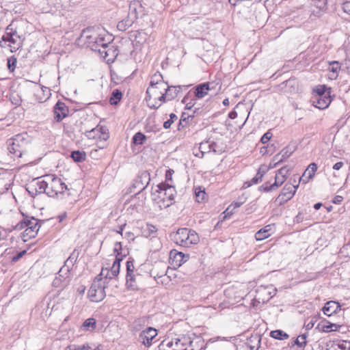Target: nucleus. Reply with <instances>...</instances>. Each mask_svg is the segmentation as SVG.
<instances>
[{
    "label": "nucleus",
    "instance_id": "obj_1",
    "mask_svg": "<svg viewBox=\"0 0 350 350\" xmlns=\"http://www.w3.org/2000/svg\"><path fill=\"white\" fill-rule=\"evenodd\" d=\"M176 193L174 187L167 183H161L152 189L151 197L159 208L163 209L170 206L174 203Z\"/></svg>",
    "mask_w": 350,
    "mask_h": 350
},
{
    "label": "nucleus",
    "instance_id": "obj_2",
    "mask_svg": "<svg viewBox=\"0 0 350 350\" xmlns=\"http://www.w3.org/2000/svg\"><path fill=\"white\" fill-rule=\"evenodd\" d=\"M107 269H102L101 272L94 280L88 291V297L91 301L99 302L106 297L105 288L107 284L112 280L109 275Z\"/></svg>",
    "mask_w": 350,
    "mask_h": 350
},
{
    "label": "nucleus",
    "instance_id": "obj_3",
    "mask_svg": "<svg viewBox=\"0 0 350 350\" xmlns=\"http://www.w3.org/2000/svg\"><path fill=\"white\" fill-rule=\"evenodd\" d=\"M23 218L14 227L16 230H21L25 228L23 232V237L29 239L36 237L42 224L45 222L44 220H38L34 217L25 215Z\"/></svg>",
    "mask_w": 350,
    "mask_h": 350
},
{
    "label": "nucleus",
    "instance_id": "obj_4",
    "mask_svg": "<svg viewBox=\"0 0 350 350\" xmlns=\"http://www.w3.org/2000/svg\"><path fill=\"white\" fill-rule=\"evenodd\" d=\"M129 14L136 20V23L143 27L152 25V20L147 14V11L141 1L133 0L131 1L129 7Z\"/></svg>",
    "mask_w": 350,
    "mask_h": 350
},
{
    "label": "nucleus",
    "instance_id": "obj_5",
    "mask_svg": "<svg viewBox=\"0 0 350 350\" xmlns=\"http://www.w3.org/2000/svg\"><path fill=\"white\" fill-rule=\"evenodd\" d=\"M196 235L195 231L184 228L170 233V238L176 245L191 247L196 244Z\"/></svg>",
    "mask_w": 350,
    "mask_h": 350
},
{
    "label": "nucleus",
    "instance_id": "obj_6",
    "mask_svg": "<svg viewBox=\"0 0 350 350\" xmlns=\"http://www.w3.org/2000/svg\"><path fill=\"white\" fill-rule=\"evenodd\" d=\"M165 84L163 81V75L160 72H156L151 77V80L150 82V86L146 90V100L148 106L150 108H154V109H157L159 106H156L154 104L150 102L152 97H154V99L156 100V96H159L161 91H159V88H162V86Z\"/></svg>",
    "mask_w": 350,
    "mask_h": 350
},
{
    "label": "nucleus",
    "instance_id": "obj_7",
    "mask_svg": "<svg viewBox=\"0 0 350 350\" xmlns=\"http://www.w3.org/2000/svg\"><path fill=\"white\" fill-rule=\"evenodd\" d=\"M29 142V137L26 133L18 134L8 146L9 152L15 157L21 158L23 154L27 152V146Z\"/></svg>",
    "mask_w": 350,
    "mask_h": 350
},
{
    "label": "nucleus",
    "instance_id": "obj_8",
    "mask_svg": "<svg viewBox=\"0 0 350 350\" xmlns=\"http://www.w3.org/2000/svg\"><path fill=\"white\" fill-rule=\"evenodd\" d=\"M48 180V192L49 197L57 196L59 193H63L68 189L67 185L62 179L53 174H47L44 176Z\"/></svg>",
    "mask_w": 350,
    "mask_h": 350
},
{
    "label": "nucleus",
    "instance_id": "obj_9",
    "mask_svg": "<svg viewBox=\"0 0 350 350\" xmlns=\"http://www.w3.org/2000/svg\"><path fill=\"white\" fill-rule=\"evenodd\" d=\"M298 187L299 183H297L296 179L293 180V183H287L283 187L280 195L275 198V201L278 202L280 206L287 202L294 196Z\"/></svg>",
    "mask_w": 350,
    "mask_h": 350
},
{
    "label": "nucleus",
    "instance_id": "obj_10",
    "mask_svg": "<svg viewBox=\"0 0 350 350\" xmlns=\"http://www.w3.org/2000/svg\"><path fill=\"white\" fill-rule=\"evenodd\" d=\"M150 181V175L147 171L140 172L133 180L130 189L131 193H134L137 195L139 194L148 187Z\"/></svg>",
    "mask_w": 350,
    "mask_h": 350
},
{
    "label": "nucleus",
    "instance_id": "obj_11",
    "mask_svg": "<svg viewBox=\"0 0 350 350\" xmlns=\"http://www.w3.org/2000/svg\"><path fill=\"white\" fill-rule=\"evenodd\" d=\"M189 85H172L169 86L167 85V88L165 89V93H159V96H156V99H158L160 102H165L166 100H171L174 98H175L178 93L180 92V90H182L183 88H184L185 90L187 89V88Z\"/></svg>",
    "mask_w": 350,
    "mask_h": 350
},
{
    "label": "nucleus",
    "instance_id": "obj_12",
    "mask_svg": "<svg viewBox=\"0 0 350 350\" xmlns=\"http://www.w3.org/2000/svg\"><path fill=\"white\" fill-rule=\"evenodd\" d=\"M99 28L95 27H88L83 29L79 39H83L85 44L87 47L90 48V45L97 40L100 33L98 32Z\"/></svg>",
    "mask_w": 350,
    "mask_h": 350
},
{
    "label": "nucleus",
    "instance_id": "obj_13",
    "mask_svg": "<svg viewBox=\"0 0 350 350\" xmlns=\"http://www.w3.org/2000/svg\"><path fill=\"white\" fill-rule=\"evenodd\" d=\"M157 336V330L149 327L140 332L137 340L144 346L149 347L152 345V340Z\"/></svg>",
    "mask_w": 350,
    "mask_h": 350
},
{
    "label": "nucleus",
    "instance_id": "obj_14",
    "mask_svg": "<svg viewBox=\"0 0 350 350\" xmlns=\"http://www.w3.org/2000/svg\"><path fill=\"white\" fill-rule=\"evenodd\" d=\"M70 282V274H66V269L62 267L58 272V275L53 281V286L64 289Z\"/></svg>",
    "mask_w": 350,
    "mask_h": 350
},
{
    "label": "nucleus",
    "instance_id": "obj_15",
    "mask_svg": "<svg viewBox=\"0 0 350 350\" xmlns=\"http://www.w3.org/2000/svg\"><path fill=\"white\" fill-rule=\"evenodd\" d=\"M3 41H8V46L12 53L16 51L23 45V39L21 36H12V34L4 33L3 35Z\"/></svg>",
    "mask_w": 350,
    "mask_h": 350
},
{
    "label": "nucleus",
    "instance_id": "obj_16",
    "mask_svg": "<svg viewBox=\"0 0 350 350\" xmlns=\"http://www.w3.org/2000/svg\"><path fill=\"white\" fill-rule=\"evenodd\" d=\"M173 338L174 343H176L173 350H188L193 342L191 338L186 335H176Z\"/></svg>",
    "mask_w": 350,
    "mask_h": 350
},
{
    "label": "nucleus",
    "instance_id": "obj_17",
    "mask_svg": "<svg viewBox=\"0 0 350 350\" xmlns=\"http://www.w3.org/2000/svg\"><path fill=\"white\" fill-rule=\"evenodd\" d=\"M286 178L284 176H275V181L273 184L265 183L259 187L258 190L262 192H271L277 190L286 180Z\"/></svg>",
    "mask_w": 350,
    "mask_h": 350
},
{
    "label": "nucleus",
    "instance_id": "obj_18",
    "mask_svg": "<svg viewBox=\"0 0 350 350\" xmlns=\"http://www.w3.org/2000/svg\"><path fill=\"white\" fill-rule=\"evenodd\" d=\"M99 55H100L101 57L106 60L107 62H113L115 58L118 55V49L115 47L113 44H108L107 47H106L105 49L101 50V51H100Z\"/></svg>",
    "mask_w": 350,
    "mask_h": 350
},
{
    "label": "nucleus",
    "instance_id": "obj_19",
    "mask_svg": "<svg viewBox=\"0 0 350 350\" xmlns=\"http://www.w3.org/2000/svg\"><path fill=\"white\" fill-rule=\"evenodd\" d=\"M197 100V86L190 90L183 97L182 103L185 105L184 109H191Z\"/></svg>",
    "mask_w": 350,
    "mask_h": 350
},
{
    "label": "nucleus",
    "instance_id": "obj_20",
    "mask_svg": "<svg viewBox=\"0 0 350 350\" xmlns=\"http://www.w3.org/2000/svg\"><path fill=\"white\" fill-rule=\"evenodd\" d=\"M312 105L319 109H325L332 102L331 95L313 96L312 100Z\"/></svg>",
    "mask_w": 350,
    "mask_h": 350
},
{
    "label": "nucleus",
    "instance_id": "obj_21",
    "mask_svg": "<svg viewBox=\"0 0 350 350\" xmlns=\"http://www.w3.org/2000/svg\"><path fill=\"white\" fill-rule=\"evenodd\" d=\"M110 42L109 37L107 38L106 34L100 33V36H98L97 40L95 41V42L90 45V49L92 51H97L98 53H100V51L107 47V44H110Z\"/></svg>",
    "mask_w": 350,
    "mask_h": 350
},
{
    "label": "nucleus",
    "instance_id": "obj_22",
    "mask_svg": "<svg viewBox=\"0 0 350 350\" xmlns=\"http://www.w3.org/2000/svg\"><path fill=\"white\" fill-rule=\"evenodd\" d=\"M80 254V252L78 249H75L70 254L69 257L64 262V267L66 269V274H70V271L72 269L74 265L76 263L79 256Z\"/></svg>",
    "mask_w": 350,
    "mask_h": 350
},
{
    "label": "nucleus",
    "instance_id": "obj_23",
    "mask_svg": "<svg viewBox=\"0 0 350 350\" xmlns=\"http://www.w3.org/2000/svg\"><path fill=\"white\" fill-rule=\"evenodd\" d=\"M126 279H127V283H129L131 287H133V283L135 282V279L133 278V272H135L136 270L134 266V259L129 258L126 261Z\"/></svg>",
    "mask_w": 350,
    "mask_h": 350
},
{
    "label": "nucleus",
    "instance_id": "obj_24",
    "mask_svg": "<svg viewBox=\"0 0 350 350\" xmlns=\"http://www.w3.org/2000/svg\"><path fill=\"white\" fill-rule=\"evenodd\" d=\"M317 164L315 163H310L308 165V168L304 172L302 177L299 178V183L300 181H302L303 183H307L309 180L312 179L314 177V174L317 172Z\"/></svg>",
    "mask_w": 350,
    "mask_h": 350
},
{
    "label": "nucleus",
    "instance_id": "obj_25",
    "mask_svg": "<svg viewBox=\"0 0 350 350\" xmlns=\"http://www.w3.org/2000/svg\"><path fill=\"white\" fill-rule=\"evenodd\" d=\"M340 308V306L338 302L334 301H329L325 304L324 307L323 308V312L325 315L329 317L333 314L336 313L338 310Z\"/></svg>",
    "mask_w": 350,
    "mask_h": 350
},
{
    "label": "nucleus",
    "instance_id": "obj_26",
    "mask_svg": "<svg viewBox=\"0 0 350 350\" xmlns=\"http://www.w3.org/2000/svg\"><path fill=\"white\" fill-rule=\"evenodd\" d=\"M135 22L136 23V20L133 18L128 13L127 16L124 18L118 23L117 28L120 31H124L131 27Z\"/></svg>",
    "mask_w": 350,
    "mask_h": 350
},
{
    "label": "nucleus",
    "instance_id": "obj_27",
    "mask_svg": "<svg viewBox=\"0 0 350 350\" xmlns=\"http://www.w3.org/2000/svg\"><path fill=\"white\" fill-rule=\"evenodd\" d=\"M273 228V225H267L263 228H261L259 230L256 234H255V238L257 241H262L264 240L271 234V230Z\"/></svg>",
    "mask_w": 350,
    "mask_h": 350
},
{
    "label": "nucleus",
    "instance_id": "obj_28",
    "mask_svg": "<svg viewBox=\"0 0 350 350\" xmlns=\"http://www.w3.org/2000/svg\"><path fill=\"white\" fill-rule=\"evenodd\" d=\"M260 336L258 334L252 335L247 338L245 345L250 350H258L260 347Z\"/></svg>",
    "mask_w": 350,
    "mask_h": 350
},
{
    "label": "nucleus",
    "instance_id": "obj_29",
    "mask_svg": "<svg viewBox=\"0 0 350 350\" xmlns=\"http://www.w3.org/2000/svg\"><path fill=\"white\" fill-rule=\"evenodd\" d=\"M331 88H328L325 85H319L313 89V96H328L331 95Z\"/></svg>",
    "mask_w": 350,
    "mask_h": 350
},
{
    "label": "nucleus",
    "instance_id": "obj_30",
    "mask_svg": "<svg viewBox=\"0 0 350 350\" xmlns=\"http://www.w3.org/2000/svg\"><path fill=\"white\" fill-rule=\"evenodd\" d=\"M142 277V274L139 271V269H136L135 271L133 272V278L135 279V282L133 283V287H131L127 283V279H126V286L129 291H137L139 289V283L140 279Z\"/></svg>",
    "mask_w": 350,
    "mask_h": 350
},
{
    "label": "nucleus",
    "instance_id": "obj_31",
    "mask_svg": "<svg viewBox=\"0 0 350 350\" xmlns=\"http://www.w3.org/2000/svg\"><path fill=\"white\" fill-rule=\"evenodd\" d=\"M122 260V257H116L114 262H113L112 267H111V270L107 268L109 271V275L112 278L113 277H116L118 275L120 269V262Z\"/></svg>",
    "mask_w": 350,
    "mask_h": 350
},
{
    "label": "nucleus",
    "instance_id": "obj_32",
    "mask_svg": "<svg viewBox=\"0 0 350 350\" xmlns=\"http://www.w3.org/2000/svg\"><path fill=\"white\" fill-rule=\"evenodd\" d=\"M34 184L37 186V189L38 190V193H46L48 192V180L44 178V180H40V178H37L36 181H33Z\"/></svg>",
    "mask_w": 350,
    "mask_h": 350
},
{
    "label": "nucleus",
    "instance_id": "obj_33",
    "mask_svg": "<svg viewBox=\"0 0 350 350\" xmlns=\"http://www.w3.org/2000/svg\"><path fill=\"white\" fill-rule=\"evenodd\" d=\"M184 258L185 255L183 252H178L176 250L170 252V258H172L173 262H175L174 265L176 266H180L181 263L183 262Z\"/></svg>",
    "mask_w": 350,
    "mask_h": 350
},
{
    "label": "nucleus",
    "instance_id": "obj_34",
    "mask_svg": "<svg viewBox=\"0 0 350 350\" xmlns=\"http://www.w3.org/2000/svg\"><path fill=\"white\" fill-rule=\"evenodd\" d=\"M122 98V92L118 89H115L111 92L109 98V103L112 105H117L118 103L121 100Z\"/></svg>",
    "mask_w": 350,
    "mask_h": 350
},
{
    "label": "nucleus",
    "instance_id": "obj_35",
    "mask_svg": "<svg viewBox=\"0 0 350 350\" xmlns=\"http://www.w3.org/2000/svg\"><path fill=\"white\" fill-rule=\"evenodd\" d=\"M270 336L274 339L283 340L288 339L289 335L281 329H275L270 332Z\"/></svg>",
    "mask_w": 350,
    "mask_h": 350
},
{
    "label": "nucleus",
    "instance_id": "obj_36",
    "mask_svg": "<svg viewBox=\"0 0 350 350\" xmlns=\"http://www.w3.org/2000/svg\"><path fill=\"white\" fill-rule=\"evenodd\" d=\"M211 84L209 82L198 84V98H203L208 94V91L211 90Z\"/></svg>",
    "mask_w": 350,
    "mask_h": 350
},
{
    "label": "nucleus",
    "instance_id": "obj_37",
    "mask_svg": "<svg viewBox=\"0 0 350 350\" xmlns=\"http://www.w3.org/2000/svg\"><path fill=\"white\" fill-rule=\"evenodd\" d=\"M74 345H70L67 347L69 350H99L100 345L94 344H84L78 347V348H73Z\"/></svg>",
    "mask_w": 350,
    "mask_h": 350
},
{
    "label": "nucleus",
    "instance_id": "obj_38",
    "mask_svg": "<svg viewBox=\"0 0 350 350\" xmlns=\"http://www.w3.org/2000/svg\"><path fill=\"white\" fill-rule=\"evenodd\" d=\"M146 140V136L142 132L136 133L132 138V142L135 146L143 145Z\"/></svg>",
    "mask_w": 350,
    "mask_h": 350
},
{
    "label": "nucleus",
    "instance_id": "obj_39",
    "mask_svg": "<svg viewBox=\"0 0 350 350\" xmlns=\"http://www.w3.org/2000/svg\"><path fill=\"white\" fill-rule=\"evenodd\" d=\"M144 129H145V131L147 133H148V132L157 133L160 131V127L159 125L155 124L154 122L152 120L148 118L147 120V123L145 125Z\"/></svg>",
    "mask_w": 350,
    "mask_h": 350
},
{
    "label": "nucleus",
    "instance_id": "obj_40",
    "mask_svg": "<svg viewBox=\"0 0 350 350\" xmlns=\"http://www.w3.org/2000/svg\"><path fill=\"white\" fill-rule=\"evenodd\" d=\"M70 157L75 162H82L86 159V154L84 151L74 150L71 152Z\"/></svg>",
    "mask_w": 350,
    "mask_h": 350
},
{
    "label": "nucleus",
    "instance_id": "obj_41",
    "mask_svg": "<svg viewBox=\"0 0 350 350\" xmlns=\"http://www.w3.org/2000/svg\"><path fill=\"white\" fill-rule=\"evenodd\" d=\"M157 229V228L152 225V224H146V226L145 228H144L143 230V234L146 237H154L156 236Z\"/></svg>",
    "mask_w": 350,
    "mask_h": 350
},
{
    "label": "nucleus",
    "instance_id": "obj_42",
    "mask_svg": "<svg viewBox=\"0 0 350 350\" xmlns=\"http://www.w3.org/2000/svg\"><path fill=\"white\" fill-rule=\"evenodd\" d=\"M321 326V329L324 332H329L331 331H337L338 328L340 327V325L335 324V323H331L327 322V324H319L318 327L319 326Z\"/></svg>",
    "mask_w": 350,
    "mask_h": 350
},
{
    "label": "nucleus",
    "instance_id": "obj_43",
    "mask_svg": "<svg viewBox=\"0 0 350 350\" xmlns=\"http://www.w3.org/2000/svg\"><path fill=\"white\" fill-rule=\"evenodd\" d=\"M83 330H94L96 328V319L94 318H89L86 319L82 324Z\"/></svg>",
    "mask_w": 350,
    "mask_h": 350
},
{
    "label": "nucleus",
    "instance_id": "obj_44",
    "mask_svg": "<svg viewBox=\"0 0 350 350\" xmlns=\"http://www.w3.org/2000/svg\"><path fill=\"white\" fill-rule=\"evenodd\" d=\"M265 173H266L265 170L262 171L261 168H259L257 174H256V176L254 178H252L251 179L250 182L248 183L247 187H250V185H252L253 184H257L259 182H260Z\"/></svg>",
    "mask_w": 350,
    "mask_h": 350
},
{
    "label": "nucleus",
    "instance_id": "obj_45",
    "mask_svg": "<svg viewBox=\"0 0 350 350\" xmlns=\"http://www.w3.org/2000/svg\"><path fill=\"white\" fill-rule=\"evenodd\" d=\"M146 40V35L143 31H137L135 33V38L133 42H136V44H142Z\"/></svg>",
    "mask_w": 350,
    "mask_h": 350
},
{
    "label": "nucleus",
    "instance_id": "obj_46",
    "mask_svg": "<svg viewBox=\"0 0 350 350\" xmlns=\"http://www.w3.org/2000/svg\"><path fill=\"white\" fill-rule=\"evenodd\" d=\"M17 59L14 55L8 58L7 67L10 72H13L16 68Z\"/></svg>",
    "mask_w": 350,
    "mask_h": 350
},
{
    "label": "nucleus",
    "instance_id": "obj_47",
    "mask_svg": "<svg viewBox=\"0 0 350 350\" xmlns=\"http://www.w3.org/2000/svg\"><path fill=\"white\" fill-rule=\"evenodd\" d=\"M307 334H304L299 335L296 340H295L293 345H296L301 348H304L306 345Z\"/></svg>",
    "mask_w": 350,
    "mask_h": 350
},
{
    "label": "nucleus",
    "instance_id": "obj_48",
    "mask_svg": "<svg viewBox=\"0 0 350 350\" xmlns=\"http://www.w3.org/2000/svg\"><path fill=\"white\" fill-rule=\"evenodd\" d=\"M98 129L99 131L98 138L100 139L107 141L109 137V134L107 127L101 126L99 128L98 127Z\"/></svg>",
    "mask_w": 350,
    "mask_h": 350
},
{
    "label": "nucleus",
    "instance_id": "obj_49",
    "mask_svg": "<svg viewBox=\"0 0 350 350\" xmlns=\"http://www.w3.org/2000/svg\"><path fill=\"white\" fill-rule=\"evenodd\" d=\"M312 6L315 8L326 11L327 9V0H313Z\"/></svg>",
    "mask_w": 350,
    "mask_h": 350
},
{
    "label": "nucleus",
    "instance_id": "obj_50",
    "mask_svg": "<svg viewBox=\"0 0 350 350\" xmlns=\"http://www.w3.org/2000/svg\"><path fill=\"white\" fill-rule=\"evenodd\" d=\"M54 111V119L57 121V122H60L62 121L64 118L68 116L70 114H69V111H60L61 113L59 112V111Z\"/></svg>",
    "mask_w": 350,
    "mask_h": 350
},
{
    "label": "nucleus",
    "instance_id": "obj_51",
    "mask_svg": "<svg viewBox=\"0 0 350 350\" xmlns=\"http://www.w3.org/2000/svg\"><path fill=\"white\" fill-rule=\"evenodd\" d=\"M27 191H28L29 194L34 198L36 196L40 194L38 193V190L37 189V186L36 185L34 184L33 182H32L31 183H30L27 187Z\"/></svg>",
    "mask_w": 350,
    "mask_h": 350
},
{
    "label": "nucleus",
    "instance_id": "obj_52",
    "mask_svg": "<svg viewBox=\"0 0 350 350\" xmlns=\"http://www.w3.org/2000/svg\"><path fill=\"white\" fill-rule=\"evenodd\" d=\"M98 133L99 131L97 126L96 128L92 129L90 131H86L85 135L88 139H96V137L98 138Z\"/></svg>",
    "mask_w": 350,
    "mask_h": 350
},
{
    "label": "nucleus",
    "instance_id": "obj_53",
    "mask_svg": "<svg viewBox=\"0 0 350 350\" xmlns=\"http://www.w3.org/2000/svg\"><path fill=\"white\" fill-rule=\"evenodd\" d=\"M208 196L205 193L204 189H202L201 187H198V203L204 202L207 200Z\"/></svg>",
    "mask_w": 350,
    "mask_h": 350
},
{
    "label": "nucleus",
    "instance_id": "obj_54",
    "mask_svg": "<svg viewBox=\"0 0 350 350\" xmlns=\"http://www.w3.org/2000/svg\"><path fill=\"white\" fill-rule=\"evenodd\" d=\"M329 66V70L334 73H337L340 69V64L338 61L330 62Z\"/></svg>",
    "mask_w": 350,
    "mask_h": 350
},
{
    "label": "nucleus",
    "instance_id": "obj_55",
    "mask_svg": "<svg viewBox=\"0 0 350 350\" xmlns=\"http://www.w3.org/2000/svg\"><path fill=\"white\" fill-rule=\"evenodd\" d=\"M290 172V169L287 167V166H284L283 167H281L276 172V175L278 176H284L286 178L288 176V174Z\"/></svg>",
    "mask_w": 350,
    "mask_h": 350
},
{
    "label": "nucleus",
    "instance_id": "obj_56",
    "mask_svg": "<svg viewBox=\"0 0 350 350\" xmlns=\"http://www.w3.org/2000/svg\"><path fill=\"white\" fill-rule=\"evenodd\" d=\"M272 137V133L270 131H267L261 137L260 142L262 144H267Z\"/></svg>",
    "mask_w": 350,
    "mask_h": 350
},
{
    "label": "nucleus",
    "instance_id": "obj_57",
    "mask_svg": "<svg viewBox=\"0 0 350 350\" xmlns=\"http://www.w3.org/2000/svg\"><path fill=\"white\" fill-rule=\"evenodd\" d=\"M14 114L12 111H10L5 116L3 120L6 122L7 125H10L13 122Z\"/></svg>",
    "mask_w": 350,
    "mask_h": 350
},
{
    "label": "nucleus",
    "instance_id": "obj_58",
    "mask_svg": "<svg viewBox=\"0 0 350 350\" xmlns=\"http://www.w3.org/2000/svg\"><path fill=\"white\" fill-rule=\"evenodd\" d=\"M4 33L6 34H12V36H19L17 33V31L16 29H14L12 27V24H10L5 29V31Z\"/></svg>",
    "mask_w": 350,
    "mask_h": 350
},
{
    "label": "nucleus",
    "instance_id": "obj_59",
    "mask_svg": "<svg viewBox=\"0 0 350 350\" xmlns=\"http://www.w3.org/2000/svg\"><path fill=\"white\" fill-rule=\"evenodd\" d=\"M69 109V107L66 106V105L61 101H57V103L54 105L53 109Z\"/></svg>",
    "mask_w": 350,
    "mask_h": 350
},
{
    "label": "nucleus",
    "instance_id": "obj_60",
    "mask_svg": "<svg viewBox=\"0 0 350 350\" xmlns=\"http://www.w3.org/2000/svg\"><path fill=\"white\" fill-rule=\"evenodd\" d=\"M283 159L282 157H281L280 154H278L276 155H275L273 157V161H276L273 165H271V164H270V167H275L277 166V165L281 162L283 161Z\"/></svg>",
    "mask_w": 350,
    "mask_h": 350
},
{
    "label": "nucleus",
    "instance_id": "obj_61",
    "mask_svg": "<svg viewBox=\"0 0 350 350\" xmlns=\"http://www.w3.org/2000/svg\"><path fill=\"white\" fill-rule=\"evenodd\" d=\"M26 250H23L19 252H17L16 255L12 256V261L14 262H17L21 258H22L26 254Z\"/></svg>",
    "mask_w": 350,
    "mask_h": 350
},
{
    "label": "nucleus",
    "instance_id": "obj_62",
    "mask_svg": "<svg viewBox=\"0 0 350 350\" xmlns=\"http://www.w3.org/2000/svg\"><path fill=\"white\" fill-rule=\"evenodd\" d=\"M175 344L174 342V338L172 337L171 338V340H169V338L167 339H165V340L163 341V345H165L166 347H169V348H175ZM173 350V349H172Z\"/></svg>",
    "mask_w": 350,
    "mask_h": 350
},
{
    "label": "nucleus",
    "instance_id": "obj_63",
    "mask_svg": "<svg viewBox=\"0 0 350 350\" xmlns=\"http://www.w3.org/2000/svg\"><path fill=\"white\" fill-rule=\"evenodd\" d=\"M325 12V11L324 10H321L320 9L314 8L312 10V14L310 16H314L315 17H320Z\"/></svg>",
    "mask_w": 350,
    "mask_h": 350
},
{
    "label": "nucleus",
    "instance_id": "obj_64",
    "mask_svg": "<svg viewBox=\"0 0 350 350\" xmlns=\"http://www.w3.org/2000/svg\"><path fill=\"white\" fill-rule=\"evenodd\" d=\"M342 10L345 13L350 15V1L342 3Z\"/></svg>",
    "mask_w": 350,
    "mask_h": 350
}]
</instances>
